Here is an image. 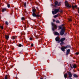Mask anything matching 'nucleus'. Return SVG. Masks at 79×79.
<instances>
[{"label":"nucleus","mask_w":79,"mask_h":79,"mask_svg":"<svg viewBox=\"0 0 79 79\" xmlns=\"http://www.w3.org/2000/svg\"><path fill=\"white\" fill-rule=\"evenodd\" d=\"M64 32H65V30H64V28H62L60 31V34L61 35H63L64 34Z\"/></svg>","instance_id":"f257e3e1"},{"label":"nucleus","mask_w":79,"mask_h":79,"mask_svg":"<svg viewBox=\"0 0 79 79\" xmlns=\"http://www.w3.org/2000/svg\"><path fill=\"white\" fill-rule=\"evenodd\" d=\"M59 11V9H55L54 11H52V13L53 15H56Z\"/></svg>","instance_id":"f03ea898"},{"label":"nucleus","mask_w":79,"mask_h":79,"mask_svg":"<svg viewBox=\"0 0 79 79\" xmlns=\"http://www.w3.org/2000/svg\"><path fill=\"white\" fill-rule=\"evenodd\" d=\"M52 26H53L52 27V31H55V28H54L53 27L54 26V27L55 29H57V27H56V25H55V24H54V23H52Z\"/></svg>","instance_id":"7ed1b4c3"},{"label":"nucleus","mask_w":79,"mask_h":79,"mask_svg":"<svg viewBox=\"0 0 79 79\" xmlns=\"http://www.w3.org/2000/svg\"><path fill=\"white\" fill-rule=\"evenodd\" d=\"M65 6H67V7L68 8H70L71 5L68 4V2L67 1H65Z\"/></svg>","instance_id":"20e7f679"},{"label":"nucleus","mask_w":79,"mask_h":79,"mask_svg":"<svg viewBox=\"0 0 79 79\" xmlns=\"http://www.w3.org/2000/svg\"><path fill=\"white\" fill-rule=\"evenodd\" d=\"M69 45H67L64 48H61V50H62L63 52H64L65 51V50H64L65 49L67 48H69Z\"/></svg>","instance_id":"39448f33"},{"label":"nucleus","mask_w":79,"mask_h":79,"mask_svg":"<svg viewBox=\"0 0 79 79\" xmlns=\"http://www.w3.org/2000/svg\"><path fill=\"white\" fill-rule=\"evenodd\" d=\"M32 15V16H33V17H36V16H37V17H39V16H40V15H36L35 14V13H33Z\"/></svg>","instance_id":"423d86ee"},{"label":"nucleus","mask_w":79,"mask_h":79,"mask_svg":"<svg viewBox=\"0 0 79 79\" xmlns=\"http://www.w3.org/2000/svg\"><path fill=\"white\" fill-rule=\"evenodd\" d=\"M70 49H68L67 50L66 54V55H68L69 53V52H70Z\"/></svg>","instance_id":"0eeeda50"},{"label":"nucleus","mask_w":79,"mask_h":79,"mask_svg":"<svg viewBox=\"0 0 79 79\" xmlns=\"http://www.w3.org/2000/svg\"><path fill=\"white\" fill-rule=\"evenodd\" d=\"M68 74L69 77H72V74L71 72H69L68 73Z\"/></svg>","instance_id":"6e6552de"},{"label":"nucleus","mask_w":79,"mask_h":79,"mask_svg":"<svg viewBox=\"0 0 79 79\" xmlns=\"http://www.w3.org/2000/svg\"><path fill=\"white\" fill-rule=\"evenodd\" d=\"M65 38H62L60 40V42H63L65 40Z\"/></svg>","instance_id":"1a4fd4ad"},{"label":"nucleus","mask_w":79,"mask_h":79,"mask_svg":"<svg viewBox=\"0 0 79 79\" xmlns=\"http://www.w3.org/2000/svg\"><path fill=\"white\" fill-rule=\"evenodd\" d=\"M5 37L7 40H8V39H9V36L8 35H5Z\"/></svg>","instance_id":"9d476101"},{"label":"nucleus","mask_w":79,"mask_h":79,"mask_svg":"<svg viewBox=\"0 0 79 79\" xmlns=\"http://www.w3.org/2000/svg\"><path fill=\"white\" fill-rule=\"evenodd\" d=\"M59 40H60V38H59L58 37H57L56 38V41H59Z\"/></svg>","instance_id":"9b49d317"},{"label":"nucleus","mask_w":79,"mask_h":79,"mask_svg":"<svg viewBox=\"0 0 79 79\" xmlns=\"http://www.w3.org/2000/svg\"><path fill=\"white\" fill-rule=\"evenodd\" d=\"M35 11H36V10L35 9H32L33 13H35Z\"/></svg>","instance_id":"f8f14e48"},{"label":"nucleus","mask_w":79,"mask_h":79,"mask_svg":"<svg viewBox=\"0 0 79 79\" xmlns=\"http://www.w3.org/2000/svg\"><path fill=\"white\" fill-rule=\"evenodd\" d=\"M58 16H59V14H57V15H54V18H56L58 17Z\"/></svg>","instance_id":"ddd939ff"},{"label":"nucleus","mask_w":79,"mask_h":79,"mask_svg":"<svg viewBox=\"0 0 79 79\" xmlns=\"http://www.w3.org/2000/svg\"><path fill=\"white\" fill-rule=\"evenodd\" d=\"M55 35H60V34L58 33L57 32H55Z\"/></svg>","instance_id":"4468645a"},{"label":"nucleus","mask_w":79,"mask_h":79,"mask_svg":"<svg viewBox=\"0 0 79 79\" xmlns=\"http://www.w3.org/2000/svg\"><path fill=\"white\" fill-rule=\"evenodd\" d=\"M6 8H3L2 9V12H4L5 11H6Z\"/></svg>","instance_id":"2eb2a0df"},{"label":"nucleus","mask_w":79,"mask_h":79,"mask_svg":"<svg viewBox=\"0 0 79 79\" xmlns=\"http://www.w3.org/2000/svg\"><path fill=\"white\" fill-rule=\"evenodd\" d=\"M76 7H77V5H75V6H72V8H73V9H74V8H76Z\"/></svg>","instance_id":"dca6fc26"},{"label":"nucleus","mask_w":79,"mask_h":79,"mask_svg":"<svg viewBox=\"0 0 79 79\" xmlns=\"http://www.w3.org/2000/svg\"><path fill=\"white\" fill-rule=\"evenodd\" d=\"M73 76L74 77H77V75L76 74H74Z\"/></svg>","instance_id":"f3484780"},{"label":"nucleus","mask_w":79,"mask_h":79,"mask_svg":"<svg viewBox=\"0 0 79 79\" xmlns=\"http://www.w3.org/2000/svg\"><path fill=\"white\" fill-rule=\"evenodd\" d=\"M23 46L22 45H21V44H19V46L18 47H23Z\"/></svg>","instance_id":"a211bd4d"},{"label":"nucleus","mask_w":79,"mask_h":79,"mask_svg":"<svg viewBox=\"0 0 79 79\" xmlns=\"http://www.w3.org/2000/svg\"><path fill=\"white\" fill-rule=\"evenodd\" d=\"M58 2H55V4L56 5L55 6H56V5H58Z\"/></svg>","instance_id":"6ab92c4d"},{"label":"nucleus","mask_w":79,"mask_h":79,"mask_svg":"<svg viewBox=\"0 0 79 79\" xmlns=\"http://www.w3.org/2000/svg\"><path fill=\"white\" fill-rule=\"evenodd\" d=\"M76 65L75 64L73 65V68H76Z\"/></svg>","instance_id":"aec40b11"},{"label":"nucleus","mask_w":79,"mask_h":79,"mask_svg":"<svg viewBox=\"0 0 79 79\" xmlns=\"http://www.w3.org/2000/svg\"><path fill=\"white\" fill-rule=\"evenodd\" d=\"M12 39H13V40H14L15 39V36H13L11 37Z\"/></svg>","instance_id":"412c9836"},{"label":"nucleus","mask_w":79,"mask_h":79,"mask_svg":"<svg viewBox=\"0 0 79 79\" xmlns=\"http://www.w3.org/2000/svg\"><path fill=\"white\" fill-rule=\"evenodd\" d=\"M67 75H68V74L67 73H66L64 75V77H65V78H66V77L67 76Z\"/></svg>","instance_id":"4be33fe9"},{"label":"nucleus","mask_w":79,"mask_h":79,"mask_svg":"<svg viewBox=\"0 0 79 79\" xmlns=\"http://www.w3.org/2000/svg\"><path fill=\"white\" fill-rule=\"evenodd\" d=\"M5 24H6V25H8V22L7 21H6Z\"/></svg>","instance_id":"5701e85b"},{"label":"nucleus","mask_w":79,"mask_h":79,"mask_svg":"<svg viewBox=\"0 0 79 79\" xmlns=\"http://www.w3.org/2000/svg\"><path fill=\"white\" fill-rule=\"evenodd\" d=\"M62 26H63V25H61L59 27L60 29H61V28H62Z\"/></svg>","instance_id":"b1692460"},{"label":"nucleus","mask_w":79,"mask_h":79,"mask_svg":"<svg viewBox=\"0 0 79 79\" xmlns=\"http://www.w3.org/2000/svg\"><path fill=\"white\" fill-rule=\"evenodd\" d=\"M5 79H8V77H7V75H6L5 76Z\"/></svg>","instance_id":"393cba45"},{"label":"nucleus","mask_w":79,"mask_h":79,"mask_svg":"<svg viewBox=\"0 0 79 79\" xmlns=\"http://www.w3.org/2000/svg\"><path fill=\"white\" fill-rule=\"evenodd\" d=\"M24 6L25 7H26V2H25V3H24Z\"/></svg>","instance_id":"a878e982"},{"label":"nucleus","mask_w":79,"mask_h":79,"mask_svg":"<svg viewBox=\"0 0 79 79\" xmlns=\"http://www.w3.org/2000/svg\"><path fill=\"white\" fill-rule=\"evenodd\" d=\"M7 6L8 8H10V4H7Z\"/></svg>","instance_id":"bb28decb"},{"label":"nucleus","mask_w":79,"mask_h":79,"mask_svg":"<svg viewBox=\"0 0 79 79\" xmlns=\"http://www.w3.org/2000/svg\"><path fill=\"white\" fill-rule=\"evenodd\" d=\"M21 19L22 20H24V17H22L21 18Z\"/></svg>","instance_id":"cd10ccee"},{"label":"nucleus","mask_w":79,"mask_h":79,"mask_svg":"<svg viewBox=\"0 0 79 79\" xmlns=\"http://www.w3.org/2000/svg\"><path fill=\"white\" fill-rule=\"evenodd\" d=\"M56 23H60V21H59V20H57L56 21Z\"/></svg>","instance_id":"c85d7f7f"},{"label":"nucleus","mask_w":79,"mask_h":79,"mask_svg":"<svg viewBox=\"0 0 79 79\" xmlns=\"http://www.w3.org/2000/svg\"><path fill=\"white\" fill-rule=\"evenodd\" d=\"M60 2L58 3V4H57L58 6H60Z\"/></svg>","instance_id":"c756f323"},{"label":"nucleus","mask_w":79,"mask_h":79,"mask_svg":"<svg viewBox=\"0 0 79 79\" xmlns=\"http://www.w3.org/2000/svg\"><path fill=\"white\" fill-rule=\"evenodd\" d=\"M69 21H72V20H71V19H69Z\"/></svg>","instance_id":"7c9ffc66"},{"label":"nucleus","mask_w":79,"mask_h":79,"mask_svg":"<svg viewBox=\"0 0 79 79\" xmlns=\"http://www.w3.org/2000/svg\"><path fill=\"white\" fill-rule=\"evenodd\" d=\"M64 43L62 42L61 43H60V45H63V44Z\"/></svg>","instance_id":"2f4dec72"},{"label":"nucleus","mask_w":79,"mask_h":79,"mask_svg":"<svg viewBox=\"0 0 79 79\" xmlns=\"http://www.w3.org/2000/svg\"><path fill=\"white\" fill-rule=\"evenodd\" d=\"M76 55H79V52H76Z\"/></svg>","instance_id":"473e14b6"},{"label":"nucleus","mask_w":79,"mask_h":79,"mask_svg":"<svg viewBox=\"0 0 79 79\" xmlns=\"http://www.w3.org/2000/svg\"><path fill=\"white\" fill-rule=\"evenodd\" d=\"M60 13H62L63 12V11H62V10H61L60 11Z\"/></svg>","instance_id":"72a5a7b5"},{"label":"nucleus","mask_w":79,"mask_h":79,"mask_svg":"<svg viewBox=\"0 0 79 79\" xmlns=\"http://www.w3.org/2000/svg\"><path fill=\"white\" fill-rule=\"evenodd\" d=\"M31 47H33V46H34V44H31Z\"/></svg>","instance_id":"f704fd0d"},{"label":"nucleus","mask_w":79,"mask_h":79,"mask_svg":"<svg viewBox=\"0 0 79 79\" xmlns=\"http://www.w3.org/2000/svg\"><path fill=\"white\" fill-rule=\"evenodd\" d=\"M30 40H32V38H30V39H29Z\"/></svg>","instance_id":"c9c22d12"},{"label":"nucleus","mask_w":79,"mask_h":79,"mask_svg":"<svg viewBox=\"0 0 79 79\" xmlns=\"http://www.w3.org/2000/svg\"><path fill=\"white\" fill-rule=\"evenodd\" d=\"M0 27H1V29H3V27L1 26H0Z\"/></svg>","instance_id":"e433bc0d"},{"label":"nucleus","mask_w":79,"mask_h":79,"mask_svg":"<svg viewBox=\"0 0 79 79\" xmlns=\"http://www.w3.org/2000/svg\"><path fill=\"white\" fill-rule=\"evenodd\" d=\"M78 12L79 13V8H78Z\"/></svg>","instance_id":"4c0bfd02"},{"label":"nucleus","mask_w":79,"mask_h":79,"mask_svg":"<svg viewBox=\"0 0 79 79\" xmlns=\"http://www.w3.org/2000/svg\"><path fill=\"white\" fill-rule=\"evenodd\" d=\"M55 20L53 19V22H55Z\"/></svg>","instance_id":"58836bf2"},{"label":"nucleus","mask_w":79,"mask_h":79,"mask_svg":"<svg viewBox=\"0 0 79 79\" xmlns=\"http://www.w3.org/2000/svg\"><path fill=\"white\" fill-rule=\"evenodd\" d=\"M71 68H73V67H72V66H71Z\"/></svg>","instance_id":"ea45409f"},{"label":"nucleus","mask_w":79,"mask_h":79,"mask_svg":"<svg viewBox=\"0 0 79 79\" xmlns=\"http://www.w3.org/2000/svg\"><path fill=\"white\" fill-rule=\"evenodd\" d=\"M36 8H37V9H38V7H36Z\"/></svg>","instance_id":"a19ab883"},{"label":"nucleus","mask_w":79,"mask_h":79,"mask_svg":"<svg viewBox=\"0 0 79 79\" xmlns=\"http://www.w3.org/2000/svg\"><path fill=\"white\" fill-rule=\"evenodd\" d=\"M18 78V77H16V79H17Z\"/></svg>","instance_id":"79ce46f5"},{"label":"nucleus","mask_w":79,"mask_h":79,"mask_svg":"<svg viewBox=\"0 0 79 79\" xmlns=\"http://www.w3.org/2000/svg\"><path fill=\"white\" fill-rule=\"evenodd\" d=\"M35 55H37V54H35Z\"/></svg>","instance_id":"37998d69"},{"label":"nucleus","mask_w":79,"mask_h":79,"mask_svg":"<svg viewBox=\"0 0 79 79\" xmlns=\"http://www.w3.org/2000/svg\"><path fill=\"white\" fill-rule=\"evenodd\" d=\"M44 79H46V78H45Z\"/></svg>","instance_id":"c03bdc74"}]
</instances>
